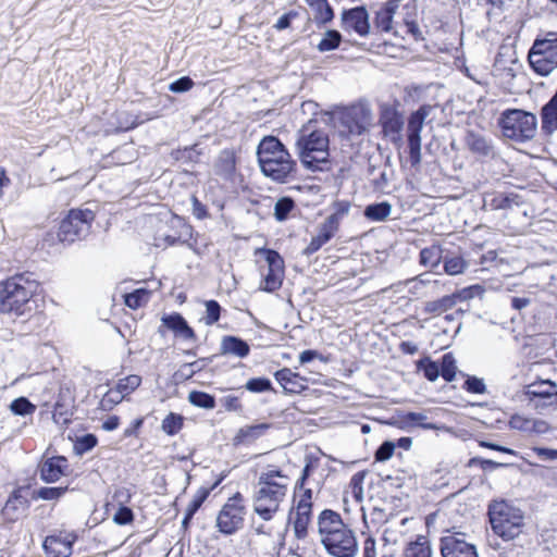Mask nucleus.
Instances as JSON below:
<instances>
[{
  "mask_svg": "<svg viewBox=\"0 0 557 557\" xmlns=\"http://www.w3.org/2000/svg\"><path fill=\"white\" fill-rule=\"evenodd\" d=\"M286 150H288L287 147L277 136L265 135L257 146V160L265 158V156H275Z\"/></svg>",
  "mask_w": 557,
  "mask_h": 557,
  "instance_id": "31",
  "label": "nucleus"
},
{
  "mask_svg": "<svg viewBox=\"0 0 557 557\" xmlns=\"http://www.w3.org/2000/svg\"><path fill=\"white\" fill-rule=\"evenodd\" d=\"M306 4L313 11V18L308 16L306 27L312 23L321 29L330 25L335 18V10L329 0H304Z\"/></svg>",
  "mask_w": 557,
  "mask_h": 557,
  "instance_id": "23",
  "label": "nucleus"
},
{
  "mask_svg": "<svg viewBox=\"0 0 557 557\" xmlns=\"http://www.w3.org/2000/svg\"><path fill=\"white\" fill-rule=\"evenodd\" d=\"M262 280L259 289L269 294L278 290L282 287L285 271L268 270L267 273H261Z\"/></svg>",
  "mask_w": 557,
  "mask_h": 557,
  "instance_id": "45",
  "label": "nucleus"
},
{
  "mask_svg": "<svg viewBox=\"0 0 557 557\" xmlns=\"http://www.w3.org/2000/svg\"><path fill=\"white\" fill-rule=\"evenodd\" d=\"M339 228V224L335 222V218H326L318 226V235L327 244L336 234Z\"/></svg>",
  "mask_w": 557,
  "mask_h": 557,
  "instance_id": "61",
  "label": "nucleus"
},
{
  "mask_svg": "<svg viewBox=\"0 0 557 557\" xmlns=\"http://www.w3.org/2000/svg\"><path fill=\"white\" fill-rule=\"evenodd\" d=\"M36 405H34L27 397L20 396L13 399L9 406L10 411L14 416L27 417L32 416L36 411Z\"/></svg>",
  "mask_w": 557,
  "mask_h": 557,
  "instance_id": "51",
  "label": "nucleus"
},
{
  "mask_svg": "<svg viewBox=\"0 0 557 557\" xmlns=\"http://www.w3.org/2000/svg\"><path fill=\"white\" fill-rule=\"evenodd\" d=\"M433 119L425 122L416 110L411 111L406 125V135L421 136L425 123H431Z\"/></svg>",
  "mask_w": 557,
  "mask_h": 557,
  "instance_id": "58",
  "label": "nucleus"
},
{
  "mask_svg": "<svg viewBox=\"0 0 557 557\" xmlns=\"http://www.w3.org/2000/svg\"><path fill=\"white\" fill-rule=\"evenodd\" d=\"M368 474V470H360L356 472L349 482L352 498L356 503H362L363 500V482Z\"/></svg>",
  "mask_w": 557,
  "mask_h": 557,
  "instance_id": "55",
  "label": "nucleus"
},
{
  "mask_svg": "<svg viewBox=\"0 0 557 557\" xmlns=\"http://www.w3.org/2000/svg\"><path fill=\"white\" fill-rule=\"evenodd\" d=\"M258 164L261 173L277 184L296 180L298 166L289 150L275 156H265L258 160Z\"/></svg>",
  "mask_w": 557,
  "mask_h": 557,
  "instance_id": "9",
  "label": "nucleus"
},
{
  "mask_svg": "<svg viewBox=\"0 0 557 557\" xmlns=\"http://www.w3.org/2000/svg\"><path fill=\"white\" fill-rule=\"evenodd\" d=\"M404 557H433L430 540L424 535H417L414 540L406 544Z\"/></svg>",
  "mask_w": 557,
  "mask_h": 557,
  "instance_id": "32",
  "label": "nucleus"
},
{
  "mask_svg": "<svg viewBox=\"0 0 557 557\" xmlns=\"http://www.w3.org/2000/svg\"><path fill=\"white\" fill-rule=\"evenodd\" d=\"M75 396L70 387L61 385L52 410V420L55 424L67 428L76 411Z\"/></svg>",
  "mask_w": 557,
  "mask_h": 557,
  "instance_id": "17",
  "label": "nucleus"
},
{
  "mask_svg": "<svg viewBox=\"0 0 557 557\" xmlns=\"http://www.w3.org/2000/svg\"><path fill=\"white\" fill-rule=\"evenodd\" d=\"M240 392V396L244 395V391L250 392L252 394H262V393H277L272 381L267 376H253L247 380L245 385L236 388Z\"/></svg>",
  "mask_w": 557,
  "mask_h": 557,
  "instance_id": "36",
  "label": "nucleus"
},
{
  "mask_svg": "<svg viewBox=\"0 0 557 557\" xmlns=\"http://www.w3.org/2000/svg\"><path fill=\"white\" fill-rule=\"evenodd\" d=\"M542 131L545 134H553L557 131V98L549 101L542 108Z\"/></svg>",
  "mask_w": 557,
  "mask_h": 557,
  "instance_id": "37",
  "label": "nucleus"
},
{
  "mask_svg": "<svg viewBox=\"0 0 557 557\" xmlns=\"http://www.w3.org/2000/svg\"><path fill=\"white\" fill-rule=\"evenodd\" d=\"M32 498H27L23 492L13 487L9 493L0 516L5 523H15L30 507Z\"/></svg>",
  "mask_w": 557,
  "mask_h": 557,
  "instance_id": "19",
  "label": "nucleus"
},
{
  "mask_svg": "<svg viewBox=\"0 0 557 557\" xmlns=\"http://www.w3.org/2000/svg\"><path fill=\"white\" fill-rule=\"evenodd\" d=\"M273 423L271 422H258L247 424L238 429L235 436L232 440V444L235 447L250 445L271 430Z\"/></svg>",
  "mask_w": 557,
  "mask_h": 557,
  "instance_id": "24",
  "label": "nucleus"
},
{
  "mask_svg": "<svg viewBox=\"0 0 557 557\" xmlns=\"http://www.w3.org/2000/svg\"><path fill=\"white\" fill-rule=\"evenodd\" d=\"M441 377L451 383L455 381L457 374H460V370L457 367V360L451 351L445 352L441 358L437 359Z\"/></svg>",
  "mask_w": 557,
  "mask_h": 557,
  "instance_id": "38",
  "label": "nucleus"
},
{
  "mask_svg": "<svg viewBox=\"0 0 557 557\" xmlns=\"http://www.w3.org/2000/svg\"><path fill=\"white\" fill-rule=\"evenodd\" d=\"M151 292L146 287L136 288L123 295L124 305L133 310L144 307L150 299Z\"/></svg>",
  "mask_w": 557,
  "mask_h": 557,
  "instance_id": "46",
  "label": "nucleus"
},
{
  "mask_svg": "<svg viewBox=\"0 0 557 557\" xmlns=\"http://www.w3.org/2000/svg\"><path fill=\"white\" fill-rule=\"evenodd\" d=\"M531 49L557 64V33H549L547 38L536 39Z\"/></svg>",
  "mask_w": 557,
  "mask_h": 557,
  "instance_id": "40",
  "label": "nucleus"
},
{
  "mask_svg": "<svg viewBox=\"0 0 557 557\" xmlns=\"http://www.w3.org/2000/svg\"><path fill=\"white\" fill-rule=\"evenodd\" d=\"M487 515L493 532L505 542L522 533V510L512 500L494 499L488 504Z\"/></svg>",
  "mask_w": 557,
  "mask_h": 557,
  "instance_id": "3",
  "label": "nucleus"
},
{
  "mask_svg": "<svg viewBox=\"0 0 557 557\" xmlns=\"http://www.w3.org/2000/svg\"><path fill=\"white\" fill-rule=\"evenodd\" d=\"M243 503V494L236 492L222 506L215 521V527L221 534L230 536L243 529L247 512V508Z\"/></svg>",
  "mask_w": 557,
  "mask_h": 557,
  "instance_id": "8",
  "label": "nucleus"
},
{
  "mask_svg": "<svg viewBox=\"0 0 557 557\" xmlns=\"http://www.w3.org/2000/svg\"><path fill=\"white\" fill-rule=\"evenodd\" d=\"M392 212V205L386 201L372 202L364 207L363 216L372 222L385 221Z\"/></svg>",
  "mask_w": 557,
  "mask_h": 557,
  "instance_id": "39",
  "label": "nucleus"
},
{
  "mask_svg": "<svg viewBox=\"0 0 557 557\" xmlns=\"http://www.w3.org/2000/svg\"><path fill=\"white\" fill-rule=\"evenodd\" d=\"M338 527L346 528L342 516L333 509H323L318 516V532L321 537L338 531Z\"/></svg>",
  "mask_w": 557,
  "mask_h": 557,
  "instance_id": "27",
  "label": "nucleus"
},
{
  "mask_svg": "<svg viewBox=\"0 0 557 557\" xmlns=\"http://www.w3.org/2000/svg\"><path fill=\"white\" fill-rule=\"evenodd\" d=\"M112 520L117 525H128L134 522L135 513L129 506L120 504L117 505Z\"/></svg>",
  "mask_w": 557,
  "mask_h": 557,
  "instance_id": "59",
  "label": "nucleus"
},
{
  "mask_svg": "<svg viewBox=\"0 0 557 557\" xmlns=\"http://www.w3.org/2000/svg\"><path fill=\"white\" fill-rule=\"evenodd\" d=\"M71 472L69 459L64 455H42L36 467V473L46 484L57 483Z\"/></svg>",
  "mask_w": 557,
  "mask_h": 557,
  "instance_id": "13",
  "label": "nucleus"
},
{
  "mask_svg": "<svg viewBox=\"0 0 557 557\" xmlns=\"http://www.w3.org/2000/svg\"><path fill=\"white\" fill-rule=\"evenodd\" d=\"M237 157L233 149H223L214 164L215 174L225 181H233L236 174Z\"/></svg>",
  "mask_w": 557,
  "mask_h": 557,
  "instance_id": "26",
  "label": "nucleus"
},
{
  "mask_svg": "<svg viewBox=\"0 0 557 557\" xmlns=\"http://www.w3.org/2000/svg\"><path fill=\"white\" fill-rule=\"evenodd\" d=\"M187 400L191 406L206 410H212L216 407L215 396L199 389L190 391Z\"/></svg>",
  "mask_w": 557,
  "mask_h": 557,
  "instance_id": "47",
  "label": "nucleus"
},
{
  "mask_svg": "<svg viewBox=\"0 0 557 557\" xmlns=\"http://www.w3.org/2000/svg\"><path fill=\"white\" fill-rule=\"evenodd\" d=\"M185 417L182 413L169 412L161 422V431L168 436L177 435L184 428Z\"/></svg>",
  "mask_w": 557,
  "mask_h": 557,
  "instance_id": "49",
  "label": "nucleus"
},
{
  "mask_svg": "<svg viewBox=\"0 0 557 557\" xmlns=\"http://www.w3.org/2000/svg\"><path fill=\"white\" fill-rule=\"evenodd\" d=\"M312 517L313 509H294V515H292V521L289 524L293 525L294 535L297 540H304L307 537Z\"/></svg>",
  "mask_w": 557,
  "mask_h": 557,
  "instance_id": "30",
  "label": "nucleus"
},
{
  "mask_svg": "<svg viewBox=\"0 0 557 557\" xmlns=\"http://www.w3.org/2000/svg\"><path fill=\"white\" fill-rule=\"evenodd\" d=\"M166 331L172 332L175 338L190 342L198 341L195 330L189 325L185 317L176 311L162 314L161 325L158 327L157 332L161 336H165Z\"/></svg>",
  "mask_w": 557,
  "mask_h": 557,
  "instance_id": "15",
  "label": "nucleus"
},
{
  "mask_svg": "<svg viewBox=\"0 0 557 557\" xmlns=\"http://www.w3.org/2000/svg\"><path fill=\"white\" fill-rule=\"evenodd\" d=\"M273 376L282 386L285 395H297L309 389L308 385L301 384V381L306 382L307 377L300 375L298 372L292 371V369L287 367L276 370Z\"/></svg>",
  "mask_w": 557,
  "mask_h": 557,
  "instance_id": "22",
  "label": "nucleus"
},
{
  "mask_svg": "<svg viewBox=\"0 0 557 557\" xmlns=\"http://www.w3.org/2000/svg\"><path fill=\"white\" fill-rule=\"evenodd\" d=\"M313 491L311 488H307L302 493L299 494V498H295V503H293V506L290 507L288 515H287V527L289 525L292 521V515H294V509L298 508L300 510L302 509H313V502H312Z\"/></svg>",
  "mask_w": 557,
  "mask_h": 557,
  "instance_id": "56",
  "label": "nucleus"
},
{
  "mask_svg": "<svg viewBox=\"0 0 557 557\" xmlns=\"http://www.w3.org/2000/svg\"><path fill=\"white\" fill-rule=\"evenodd\" d=\"M255 255L261 256L268 264V270L285 271V261L282 255L274 248L259 247Z\"/></svg>",
  "mask_w": 557,
  "mask_h": 557,
  "instance_id": "43",
  "label": "nucleus"
},
{
  "mask_svg": "<svg viewBox=\"0 0 557 557\" xmlns=\"http://www.w3.org/2000/svg\"><path fill=\"white\" fill-rule=\"evenodd\" d=\"M467 267V262L461 256L446 257L444 259L445 272L449 275L461 274Z\"/></svg>",
  "mask_w": 557,
  "mask_h": 557,
  "instance_id": "62",
  "label": "nucleus"
},
{
  "mask_svg": "<svg viewBox=\"0 0 557 557\" xmlns=\"http://www.w3.org/2000/svg\"><path fill=\"white\" fill-rule=\"evenodd\" d=\"M203 305L206 307V315L203 317L206 325L218 323L222 312L225 311L220 302L215 299H209L205 300Z\"/></svg>",
  "mask_w": 557,
  "mask_h": 557,
  "instance_id": "54",
  "label": "nucleus"
},
{
  "mask_svg": "<svg viewBox=\"0 0 557 557\" xmlns=\"http://www.w3.org/2000/svg\"><path fill=\"white\" fill-rule=\"evenodd\" d=\"M525 406L544 410L549 407H557V384L550 379H540L535 375V380L524 384V403Z\"/></svg>",
  "mask_w": 557,
  "mask_h": 557,
  "instance_id": "10",
  "label": "nucleus"
},
{
  "mask_svg": "<svg viewBox=\"0 0 557 557\" xmlns=\"http://www.w3.org/2000/svg\"><path fill=\"white\" fill-rule=\"evenodd\" d=\"M321 115L327 126L337 129L342 140L367 134L373 120L371 106L364 98L348 104H334L329 110H322Z\"/></svg>",
  "mask_w": 557,
  "mask_h": 557,
  "instance_id": "1",
  "label": "nucleus"
},
{
  "mask_svg": "<svg viewBox=\"0 0 557 557\" xmlns=\"http://www.w3.org/2000/svg\"><path fill=\"white\" fill-rule=\"evenodd\" d=\"M484 293H485L484 285L476 283V284L466 286L461 289L455 290L453 293V296H454L456 302H458V301L470 300L476 296L482 297Z\"/></svg>",
  "mask_w": 557,
  "mask_h": 557,
  "instance_id": "53",
  "label": "nucleus"
},
{
  "mask_svg": "<svg viewBox=\"0 0 557 557\" xmlns=\"http://www.w3.org/2000/svg\"><path fill=\"white\" fill-rule=\"evenodd\" d=\"M317 121L310 119L297 133L296 150L300 163L311 172H325L332 169L330 137L321 128L312 127Z\"/></svg>",
  "mask_w": 557,
  "mask_h": 557,
  "instance_id": "2",
  "label": "nucleus"
},
{
  "mask_svg": "<svg viewBox=\"0 0 557 557\" xmlns=\"http://www.w3.org/2000/svg\"><path fill=\"white\" fill-rule=\"evenodd\" d=\"M341 27L343 30L354 32L360 37L371 34L370 14L366 4L343 9L341 13Z\"/></svg>",
  "mask_w": 557,
  "mask_h": 557,
  "instance_id": "14",
  "label": "nucleus"
},
{
  "mask_svg": "<svg viewBox=\"0 0 557 557\" xmlns=\"http://www.w3.org/2000/svg\"><path fill=\"white\" fill-rule=\"evenodd\" d=\"M344 41L343 34L335 28H327L320 42L317 45V49L319 52H330L337 50L341 44Z\"/></svg>",
  "mask_w": 557,
  "mask_h": 557,
  "instance_id": "44",
  "label": "nucleus"
},
{
  "mask_svg": "<svg viewBox=\"0 0 557 557\" xmlns=\"http://www.w3.org/2000/svg\"><path fill=\"white\" fill-rule=\"evenodd\" d=\"M96 214L89 208H71L61 220L58 239L65 246L84 238L91 230Z\"/></svg>",
  "mask_w": 557,
  "mask_h": 557,
  "instance_id": "5",
  "label": "nucleus"
},
{
  "mask_svg": "<svg viewBox=\"0 0 557 557\" xmlns=\"http://www.w3.org/2000/svg\"><path fill=\"white\" fill-rule=\"evenodd\" d=\"M202 150L199 148V144H193L190 146L178 147L170 152V157L177 162L186 164H196L200 162Z\"/></svg>",
  "mask_w": 557,
  "mask_h": 557,
  "instance_id": "34",
  "label": "nucleus"
},
{
  "mask_svg": "<svg viewBox=\"0 0 557 557\" xmlns=\"http://www.w3.org/2000/svg\"><path fill=\"white\" fill-rule=\"evenodd\" d=\"M21 278L9 277L0 283V312L23 317L32 312L30 290L18 283Z\"/></svg>",
  "mask_w": 557,
  "mask_h": 557,
  "instance_id": "6",
  "label": "nucleus"
},
{
  "mask_svg": "<svg viewBox=\"0 0 557 557\" xmlns=\"http://www.w3.org/2000/svg\"><path fill=\"white\" fill-rule=\"evenodd\" d=\"M460 375L465 377V382L462 384V388L470 393V394H476L482 395L487 392L486 384L482 377H479L476 375L468 374L465 372H460Z\"/></svg>",
  "mask_w": 557,
  "mask_h": 557,
  "instance_id": "52",
  "label": "nucleus"
},
{
  "mask_svg": "<svg viewBox=\"0 0 557 557\" xmlns=\"http://www.w3.org/2000/svg\"><path fill=\"white\" fill-rule=\"evenodd\" d=\"M251 348L249 343L237 335H224L220 343V352L222 356H234L239 359L247 358Z\"/></svg>",
  "mask_w": 557,
  "mask_h": 557,
  "instance_id": "25",
  "label": "nucleus"
},
{
  "mask_svg": "<svg viewBox=\"0 0 557 557\" xmlns=\"http://www.w3.org/2000/svg\"><path fill=\"white\" fill-rule=\"evenodd\" d=\"M157 117H159L157 112H139L138 114H133L127 111L117 112L113 115L114 122L111 123L113 125L111 133L121 134L129 132Z\"/></svg>",
  "mask_w": 557,
  "mask_h": 557,
  "instance_id": "21",
  "label": "nucleus"
},
{
  "mask_svg": "<svg viewBox=\"0 0 557 557\" xmlns=\"http://www.w3.org/2000/svg\"><path fill=\"white\" fill-rule=\"evenodd\" d=\"M518 38L519 33L513 39L508 36L504 40L492 67V75L498 78L503 88L509 92H512L515 78L522 73V63H520L516 50Z\"/></svg>",
  "mask_w": 557,
  "mask_h": 557,
  "instance_id": "4",
  "label": "nucleus"
},
{
  "mask_svg": "<svg viewBox=\"0 0 557 557\" xmlns=\"http://www.w3.org/2000/svg\"><path fill=\"white\" fill-rule=\"evenodd\" d=\"M253 494V511L264 521L273 519L287 493L286 483L260 482Z\"/></svg>",
  "mask_w": 557,
  "mask_h": 557,
  "instance_id": "7",
  "label": "nucleus"
},
{
  "mask_svg": "<svg viewBox=\"0 0 557 557\" xmlns=\"http://www.w3.org/2000/svg\"><path fill=\"white\" fill-rule=\"evenodd\" d=\"M465 144L469 151L482 162L493 160L496 157L493 140L473 129L467 131Z\"/></svg>",
  "mask_w": 557,
  "mask_h": 557,
  "instance_id": "20",
  "label": "nucleus"
},
{
  "mask_svg": "<svg viewBox=\"0 0 557 557\" xmlns=\"http://www.w3.org/2000/svg\"><path fill=\"white\" fill-rule=\"evenodd\" d=\"M395 454V444L394 440H385L383 441L379 447L374 451V461L375 462H385L389 460Z\"/></svg>",
  "mask_w": 557,
  "mask_h": 557,
  "instance_id": "60",
  "label": "nucleus"
},
{
  "mask_svg": "<svg viewBox=\"0 0 557 557\" xmlns=\"http://www.w3.org/2000/svg\"><path fill=\"white\" fill-rule=\"evenodd\" d=\"M141 384V376L137 374L127 375L117 381L115 385V389L124 397L135 389H137Z\"/></svg>",
  "mask_w": 557,
  "mask_h": 557,
  "instance_id": "57",
  "label": "nucleus"
},
{
  "mask_svg": "<svg viewBox=\"0 0 557 557\" xmlns=\"http://www.w3.org/2000/svg\"><path fill=\"white\" fill-rule=\"evenodd\" d=\"M123 399L124 395H121L115 388H111L102 396L99 406L103 411H111Z\"/></svg>",
  "mask_w": 557,
  "mask_h": 557,
  "instance_id": "64",
  "label": "nucleus"
},
{
  "mask_svg": "<svg viewBox=\"0 0 557 557\" xmlns=\"http://www.w3.org/2000/svg\"><path fill=\"white\" fill-rule=\"evenodd\" d=\"M76 491V487L71 486V482L65 485L58 486H40L30 493L33 500L59 502L65 494Z\"/></svg>",
  "mask_w": 557,
  "mask_h": 557,
  "instance_id": "28",
  "label": "nucleus"
},
{
  "mask_svg": "<svg viewBox=\"0 0 557 557\" xmlns=\"http://www.w3.org/2000/svg\"><path fill=\"white\" fill-rule=\"evenodd\" d=\"M459 535L465 534L456 532L440 539V552L442 557H479L476 546L460 539Z\"/></svg>",
  "mask_w": 557,
  "mask_h": 557,
  "instance_id": "18",
  "label": "nucleus"
},
{
  "mask_svg": "<svg viewBox=\"0 0 557 557\" xmlns=\"http://www.w3.org/2000/svg\"><path fill=\"white\" fill-rule=\"evenodd\" d=\"M297 210V203L290 196H282L274 203L273 216L277 222H285Z\"/></svg>",
  "mask_w": 557,
  "mask_h": 557,
  "instance_id": "41",
  "label": "nucleus"
},
{
  "mask_svg": "<svg viewBox=\"0 0 557 557\" xmlns=\"http://www.w3.org/2000/svg\"><path fill=\"white\" fill-rule=\"evenodd\" d=\"M399 106L400 103L397 99L393 103H380L377 125L381 127L382 136L404 132L405 115L399 110Z\"/></svg>",
  "mask_w": 557,
  "mask_h": 557,
  "instance_id": "16",
  "label": "nucleus"
},
{
  "mask_svg": "<svg viewBox=\"0 0 557 557\" xmlns=\"http://www.w3.org/2000/svg\"><path fill=\"white\" fill-rule=\"evenodd\" d=\"M404 153L407 154L405 162L410 166L418 170L421 165V136L406 135V147Z\"/></svg>",
  "mask_w": 557,
  "mask_h": 557,
  "instance_id": "35",
  "label": "nucleus"
},
{
  "mask_svg": "<svg viewBox=\"0 0 557 557\" xmlns=\"http://www.w3.org/2000/svg\"><path fill=\"white\" fill-rule=\"evenodd\" d=\"M98 437L94 433H85L79 436H75L73 441V451L76 456H84L91 451L98 445Z\"/></svg>",
  "mask_w": 557,
  "mask_h": 557,
  "instance_id": "50",
  "label": "nucleus"
},
{
  "mask_svg": "<svg viewBox=\"0 0 557 557\" xmlns=\"http://www.w3.org/2000/svg\"><path fill=\"white\" fill-rule=\"evenodd\" d=\"M505 144L517 152H522V109L508 108L497 120Z\"/></svg>",
  "mask_w": 557,
  "mask_h": 557,
  "instance_id": "12",
  "label": "nucleus"
},
{
  "mask_svg": "<svg viewBox=\"0 0 557 557\" xmlns=\"http://www.w3.org/2000/svg\"><path fill=\"white\" fill-rule=\"evenodd\" d=\"M456 300L453 293L445 295L438 299L424 302L422 311L426 314H442L447 310L451 309L456 305Z\"/></svg>",
  "mask_w": 557,
  "mask_h": 557,
  "instance_id": "48",
  "label": "nucleus"
},
{
  "mask_svg": "<svg viewBox=\"0 0 557 557\" xmlns=\"http://www.w3.org/2000/svg\"><path fill=\"white\" fill-rule=\"evenodd\" d=\"M414 367L416 372L421 373L429 382H435L441 376L437 360L432 359L428 354H423L418 360H416Z\"/></svg>",
  "mask_w": 557,
  "mask_h": 557,
  "instance_id": "33",
  "label": "nucleus"
},
{
  "mask_svg": "<svg viewBox=\"0 0 557 557\" xmlns=\"http://www.w3.org/2000/svg\"><path fill=\"white\" fill-rule=\"evenodd\" d=\"M78 541V534L75 531L66 532L60 531L58 534H49L45 537V544L62 545L61 553L55 554V557H71L73 554L74 544Z\"/></svg>",
  "mask_w": 557,
  "mask_h": 557,
  "instance_id": "29",
  "label": "nucleus"
},
{
  "mask_svg": "<svg viewBox=\"0 0 557 557\" xmlns=\"http://www.w3.org/2000/svg\"><path fill=\"white\" fill-rule=\"evenodd\" d=\"M194 86V79L188 75H184L171 82L168 86V90L180 95L189 91Z\"/></svg>",
  "mask_w": 557,
  "mask_h": 557,
  "instance_id": "63",
  "label": "nucleus"
},
{
  "mask_svg": "<svg viewBox=\"0 0 557 557\" xmlns=\"http://www.w3.org/2000/svg\"><path fill=\"white\" fill-rule=\"evenodd\" d=\"M528 62L533 71L542 76L548 75L557 67V64L552 60L532 49L529 51Z\"/></svg>",
  "mask_w": 557,
  "mask_h": 557,
  "instance_id": "42",
  "label": "nucleus"
},
{
  "mask_svg": "<svg viewBox=\"0 0 557 557\" xmlns=\"http://www.w3.org/2000/svg\"><path fill=\"white\" fill-rule=\"evenodd\" d=\"M321 544L332 557H355L358 553V541L349 527H338V531L321 537Z\"/></svg>",
  "mask_w": 557,
  "mask_h": 557,
  "instance_id": "11",
  "label": "nucleus"
}]
</instances>
